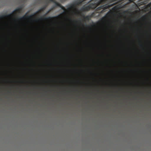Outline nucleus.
<instances>
[{"mask_svg":"<svg viewBox=\"0 0 151 151\" xmlns=\"http://www.w3.org/2000/svg\"><path fill=\"white\" fill-rule=\"evenodd\" d=\"M22 7H18L15 9L12 13L8 15H4L0 16V20L5 17L12 18L17 14V12L19 13L21 12L22 10Z\"/></svg>","mask_w":151,"mask_h":151,"instance_id":"f257e3e1","label":"nucleus"},{"mask_svg":"<svg viewBox=\"0 0 151 151\" xmlns=\"http://www.w3.org/2000/svg\"><path fill=\"white\" fill-rule=\"evenodd\" d=\"M45 9V7H42L38 11L35 13L33 14L30 15L28 16H26L24 15L22 17H18L17 18V19L18 21H21L24 20L27 18H31L34 17L35 15H38L40 12L44 11Z\"/></svg>","mask_w":151,"mask_h":151,"instance_id":"f03ea898","label":"nucleus"},{"mask_svg":"<svg viewBox=\"0 0 151 151\" xmlns=\"http://www.w3.org/2000/svg\"><path fill=\"white\" fill-rule=\"evenodd\" d=\"M96 7V5L94 4H91L87 6H83L81 10L83 12L88 11L91 9H95Z\"/></svg>","mask_w":151,"mask_h":151,"instance_id":"7ed1b4c3","label":"nucleus"},{"mask_svg":"<svg viewBox=\"0 0 151 151\" xmlns=\"http://www.w3.org/2000/svg\"><path fill=\"white\" fill-rule=\"evenodd\" d=\"M52 17H40L39 19H36L35 20V21L36 22H38L39 21H43L44 20H48L49 19H52Z\"/></svg>","mask_w":151,"mask_h":151,"instance_id":"20e7f679","label":"nucleus"},{"mask_svg":"<svg viewBox=\"0 0 151 151\" xmlns=\"http://www.w3.org/2000/svg\"><path fill=\"white\" fill-rule=\"evenodd\" d=\"M110 6H109V5H108L107 6H101L100 7H99L98 8H97V9H98V10H100V9H103V8H104V9H106V8H109V7Z\"/></svg>","mask_w":151,"mask_h":151,"instance_id":"39448f33","label":"nucleus"},{"mask_svg":"<svg viewBox=\"0 0 151 151\" xmlns=\"http://www.w3.org/2000/svg\"><path fill=\"white\" fill-rule=\"evenodd\" d=\"M84 19L86 20H89L90 19V17L87 16L84 17Z\"/></svg>","mask_w":151,"mask_h":151,"instance_id":"423d86ee","label":"nucleus"},{"mask_svg":"<svg viewBox=\"0 0 151 151\" xmlns=\"http://www.w3.org/2000/svg\"><path fill=\"white\" fill-rule=\"evenodd\" d=\"M60 7L61 8V9H63V10L65 11H66V9H65V8H64V7L62 6H61Z\"/></svg>","mask_w":151,"mask_h":151,"instance_id":"0eeeda50","label":"nucleus"},{"mask_svg":"<svg viewBox=\"0 0 151 151\" xmlns=\"http://www.w3.org/2000/svg\"><path fill=\"white\" fill-rule=\"evenodd\" d=\"M99 1V3H101L103 2H104V1H101H101Z\"/></svg>","mask_w":151,"mask_h":151,"instance_id":"6e6552de","label":"nucleus"},{"mask_svg":"<svg viewBox=\"0 0 151 151\" xmlns=\"http://www.w3.org/2000/svg\"><path fill=\"white\" fill-rule=\"evenodd\" d=\"M56 5H57V6H60V7L61 6V5L60 4H59L58 3H56Z\"/></svg>","mask_w":151,"mask_h":151,"instance_id":"1a4fd4ad","label":"nucleus"},{"mask_svg":"<svg viewBox=\"0 0 151 151\" xmlns=\"http://www.w3.org/2000/svg\"><path fill=\"white\" fill-rule=\"evenodd\" d=\"M81 1V2H83L84 1H83V0H82V1Z\"/></svg>","mask_w":151,"mask_h":151,"instance_id":"9d476101","label":"nucleus"},{"mask_svg":"<svg viewBox=\"0 0 151 151\" xmlns=\"http://www.w3.org/2000/svg\"><path fill=\"white\" fill-rule=\"evenodd\" d=\"M51 1L52 2H55V1H53V0H52V1Z\"/></svg>","mask_w":151,"mask_h":151,"instance_id":"9b49d317","label":"nucleus"},{"mask_svg":"<svg viewBox=\"0 0 151 151\" xmlns=\"http://www.w3.org/2000/svg\"><path fill=\"white\" fill-rule=\"evenodd\" d=\"M129 1L130 2H133V1H131V0H130V1Z\"/></svg>","mask_w":151,"mask_h":151,"instance_id":"f8f14e48","label":"nucleus"},{"mask_svg":"<svg viewBox=\"0 0 151 151\" xmlns=\"http://www.w3.org/2000/svg\"><path fill=\"white\" fill-rule=\"evenodd\" d=\"M112 1V2H114V1H114H114Z\"/></svg>","mask_w":151,"mask_h":151,"instance_id":"ddd939ff","label":"nucleus"},{"mask_svg":"<svg viewBox=\"0 0 151 151\" xmlns=\"http://www.w3.org/2000/svg\"><path fill=\"white\" fill-rule=\"evenodd\" d=\"M119 1V2H122V1H120V0H119V1Z\"/></svg>","mask_w":151,"mask_h":151,"instance_id":"4468645a","label":"nucleus"},{"mask_svg":"<svg viewBox=\"0 0 151 151\" xmlns=\"http://www.w3.org/2000/svg\"><path fill=\"white\" fill-rule=\"evenodd\" d=\"M140 1V0L138 1L139 2H140V1Z\"/></svg>","mask_w":151,"mask_h":151,"instance_id":"2eb2a0df","label":"nucleus"},{"mask_svg":"<svg viewBox=\"0 0 151 151\" xmlns=\"http://www.w3.org/2000/svg\"><path fill=\"white\" fill-rule=\"evenodd\" d=\"M86 27H88L89 26H88V25H86Z\"/></svg>","mask_w":151,"mask_h":151,"instance_id":"dca6fc26","label":"nucleus"},{"mask_svg":"<svg viewBox=\"0 0 151 151\" xmlns=\"http://www.w3.org/2000/svg\"><path fill=\"white\" fill-rule=\"evenodd\" d=\"M140 46H142V45H140Z\"/></svg>","mask_w":151,"mask_h":151,"instance_id":"f3484780","label":"nucleus"},{"mask_svg":"<svg viewBox=\"0 0 151 151\" xmlns=\"http://www.w3.org/2000/svg\"><path fill=\"white\" fill-rule=\"evenodd\" d=\"M91 1H91H89V2H91V1Z\"/></svg>","mask_w":151,"mask_h":151,"instance_id":"a211bd4d","label":"nucleus"},{"mask_svg":"<svg viewBox=\"0 0 151 151\" xmlns=\"http://www.w3.org/2000/svg\"><path fill=\"white\" fill-rule=\"evenodd\" d=\"M49 12H47V13H49Z\"/></svg>","mask_w":151,"mask_h":151,"instance_id":"6ab92c4d","label":"nucleus"}]
</instances>
